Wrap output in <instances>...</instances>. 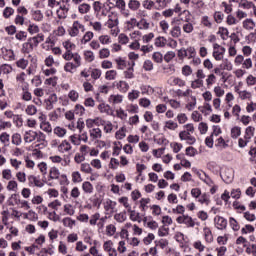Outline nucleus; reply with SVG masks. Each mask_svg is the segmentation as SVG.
I'll use <instances>...</instances> for the list:
<instances>
[{"mask_svg": "<svg viewBox=\"0 0 256 256\" xmlns=\"http://www.w3.org/2000/svg\"><path fill=\"white\" fill-rule=\"evenodd\" d=\"M140 7L141 2H139V0H129L128 8L130 9V11H138Z\"/></svg>", "mask_w": 256, "mask_h": 256, "instance_id": "nucleus-36", "label": "nucleus"}, {"mask_svg": "<svg viewBox=\"0 0 256 256\" xmlns=\"http://www.w3.org/2000/svg\"><path fill=\"white\" fill-rule=\"evenodd\" d=\"M141 95V92L139 90H132L128 93V100L129 101H135L136 99H139V96Z\"/></svg>", "mask_w": 256, "mask_h": 256, "instance_id": "nucleus-58", "label": "nucleus"}, {"mask_svg": "<svg viewBox=\"0 0 256 256\" xmlns=\"http://www.w3.org/2000/svg\"><path fill=\"white\" fill-rule=\"evenodd\" d=\"M203 233H204V239L206 243H213V232L211 231V228L204 227Z\"/></svg>", "mask_w": 256, "mask_h": 256, "instance_id": "nucleus-23", "label": "nucleus"}, {"mask_svg": "<svg viewBox=\"0 0 256 256\" xmlns=\"http://www.w3.org/2000/svg\"><path fill=\"white\" fill-rule=\"evenodd\" d=\"M154 243H155L154 248H156V250L157 249H166V247H169V240H167V239L162 238L160 240H155Z\"/></svg>", "mask_w": 256, "mask_h": 256, "instance_id": "nucleus-24", "label": "nucleus"}, {"mask_svg": "<svg viewBox=\"0 0 256 256\" xmlns=\"http://www.w3.org/2000/svg\"><path fill=\"white\" fill-rule=\"evenodd\" d=\"M127 213H129V219L130 221H136L137 223H141V221H143V217H145V214H142L133 210V209H129L127 210Z\"/></svg>", "mask_w": 256, "mask_h": 256, "instance_id": "nucleus-14", "label": "nucleus"}, {"mask_svg": "<svg viewBox=\"0 0 256 256\" xmlns=\"http://www.w3.org/2000/svg\"><path fill=\"white\" fill-rule=\"evenodd\" d=\"M0 142L3 143L4 147H9V145H10V136L7 132H3L0 135Z\"/></svg>", "mask_w": 256, "mask_h": 256, "instance_id": "nucleus-41", "label": "nucleus"}, {"mask_svg": "<svg viewBox=\"0 0 256 256\" xmlns=\"http://www.w3.org/2000/svg\"><path fill=\"white\" fill-rule=\"evenodd\" d=\"M126 111L131 114L139 113V106L137 104H129L126 106Z\"/></svg>", "mask_w": 256, "mask_h": 256, "instance_id": "nucleus-63", "label": "nucleus"}, {"mask_svg": "<svg viewBox=\"0 0 256 256\" xmlns=\"http://www.w3.org/2000/svg\"><path fill=\"white\" fill-rule=\"evenodd\" d=\"M138 29H144L147 30L150 27L149 22H147V19L141 18V20L137 23Z\"/></svg>", "mask_w": 256, "mask_h": 256, "instance_id": "nucleus-59", "label": "nucleus"}, {"mask_svg": "<svg viewBox=\"0 0 256 256\" xmlns=\"http://www.w3.org/2000/svg\"><path fill=\"white\" fill-rule=\"evenodd\" d=\"M218 35H220L223 41H227V39H229V29L225 27H219Z\"/></svg>", "mask_w": 256, "mask_h": 256, "instance_id": "nucleus-37", "label": "nucleus"}, {"mask_svg": "<svg viewBox=\"0 0 256 256\" xmlns=\"http://www.w3.org/2000/svg\"><path fill=\"white\" fill-rule=\"evenodd\" d=\"M82 191L86 193V195H92L93 191H95V188L93 187V184L89 181H84L82 183Z\"/></svg>", "mask_w": 256, "mask_h": 256, "instance_id": "nucleus-21", "label": "nucleus"}, {"mask_svg": "<svg viewBox=\"0 0 256 256\" xmlns=\"http://www.w3.org/2000/svg\"><path fill=\"white\" fill-rule=\"evenodd\" d=\"M197 200L201 205H206L207 207L208 205H211V195L208 193H202Z\"/></svg>", "mask_w": 256, "mask_h": 256, "instance_id": "nucleus-20", "label": "nucleus"}, {"mask_svg": "<svg viewBox=\"0 0 256 256\" xmlns=\"http://www.w3.org/2000/svg\"><path fill=\"white\" fill-rule=\"evenodd\" d=\"M33 49L35 48H33L31 43L27 40V42L22 44L21 51L24 55H29V53H32Z\"/></svg>", "mask_w": 256, "mask_h": 256, "instance_id": "nucleus-31", "label": "nucleus"}, {"mask_svg": "<svg viewBox=\"0 0 256 256\" xmlns=\"http://www.w3.org/2000/svg\"><path fill=\"white\" fill-rule=\"evenodd\" d=\"M28 185L29 187H43L45 183H43V181L36 176L30 175L28 176Z\"/></svg>", "mask_w": 256, "mask_h": 256, "instance_id": "nucleus-15", "label": "nucleus"}, {"mask_svg": "<svg viewBox=\"0 0 256 256\" xmlns=\"http://www.w3.org/2000/svg\"><path fill=\"white\" fill-rule=\"evenodd\" d=\"M79 30L85 33V25L79 23V21H74L72 27L68 30L70 37H77Z\"/></svg>", "mask_w": 256, "mask_h": 256, "instance_id": "nucleus-8", "label": "nucleus"}, {"mask_svg": "<svg viewBox=\"0 0 256 256\" xmlns=\"http://www.w3.org/2000/svg\"><path fill=\"white\" fill-rule=\"evenodd\" d=\"M214 225L216 229L223 231L227 229V219L223 218V216L214 217Z\"/></svg>", "mask_w": 256, "mask_h": 256, "instance_id": "nucleus-12", "label": "nucleus"}, {"mask_svg": "<svg viewBox=\"0 0 256 256\" xmlns=\"http://www.w3.org/2000/svg\"><path fill=\"white\" fill-rule=\"evenodd\" d=\"M152 61L154 63H163V54L161 52H154L152 54Z\"/></svg>", "mask_w": 256, "mask_h": 256, "instance_id": "nucleus-62", "label": "nucleus"}, {"mask_svg": "<svg viewBox=\"0 0 256 256\" xmlns=\"http://www.w3.org/2000/svg\"><path fill=\"white\" fill-rule=\"evenodd\" d=\"M1 53L4 61H15V52L12 49L3 47L1 48Z\"/></svg>", "mask_w": 256, "mask_h": 256, "instance_id": "nucleus-13", "label": "nucleus"}, {"mask_svg": "<svg viewBox=\"0 0 256 256\" xmlns=\"http://www.w3.org/2000/svg\"><path fill=\"white\" fill-rule=\"evenodd\" d=\"M31 15L34 21H43V13L41 10H32Z\"/></svg>", "mask_w": 256, "mask_h": 256, "instance_id": "nucleus-48", "label": "nucleus"}, {"mask_svg": "<svg viewBox=\"0 0 256 256\" xmlns=\"http://www.w3.org/2000/svg\"><path fill=\"white\" fill-rule=\"evenodd\" d=\"M74 115H79L80 117L85 115V107L81 104H76L74 107Z\"/></svg>", "mask_w": 256, "mask_h": 256, "instance_id": "nucleus-56", "label": "nucleus"}, {"mask_svg": "<svg viewBox=\"0 0 256 256\" xmlns=\"http://www.w3.org/2000/svg\"><path fill=\"white\" fill-rule=\"evenodd\" d=\"M243 28L247 31H253L255 29V22L252 19H246L242 23Z\"/></svg>", "mask_w": 256, "mask_h": 256, "instance_id": "nucleus-33", "label": "nucleus"}, {"mask_svg": "<svg viewBox=\"0 0 256 256\" xmlns=\"http://www.w3.org/2000/svg\"><path fill=\"white\" fill-rule=\"evenodd\" d=\"M224 55H225V47L217 43H214L212 56L215 59V61H223Z\"/></svg>", "mask_w": 256, "mask_h": 256, "instance_id": "nucleus-6", "label": "nucleus"}, {"mask_svg": "<svg viewBox=\"0 0 256 256\" xmlns=\"http://www.w3.org/2000/svg\"><path fill=\"white\" fill-rule=\"evenodd\" d=\"M47 111L53 109V103H57V94H51L47 100H45Z\"/></svg>", "mask_w": 256, "mask_h": 256, "instance_id": "nucleus-22", "label": "nucleus"}, {"mask_svg": "<svg viewBox=\"0 0 256 256\" xmlns=\"http://www.w3.org/2000/svg\"><path fill=\"white\" fill-rule=\"evenodd\" d=\"M0 71L4 75H9L13 71V67L10 64H2L0 66Z\"/></svg>", "mask_w": 256, "mask_h": 256, "instance_id": "nucleus-57", "label": "nucleus"}, {"mask_svg": "<svg viewBox=\"0 0 256 256\" xmlns=\"http://www.w3.org/2000/svg\"><path fill=\"white\" fill-rule=\"evenodd\" d=\"M115 207H117V202L111 200V199H107L104 202V210L107 213H115Z\"/></svg>", "mask_w": 256, "mask_h": 256, "instance_id": "nucleus-16", "label": "nucleus"}, {"mask_svg": "<svg viewBox=\"0 0 256 256\" xmlns=\"http://www.w3.org/2000/svg\"><path fill=\"white\" fill-rule=\"evenodd\" d=\"M115 7L119 9L123 17H129V15H131V12L129 11V9H127V4L125 3V0H116Z\"/></svg>", "mask_w": 256, "mask_h": 256, "instance_id": "nucleus-10", "label": "nucleus"}, {"mask_svg": "<svg viewBox=\"0 0 256 256\" xmlns=\"http://www.w3.org/2000/svg\"><path fill=\"white\" fill-rule=\"evenodd\" d=\"M181 21H183V18H174L171 21V25L172 28L169 32V35H171V37H173L174 39H179V37L181 36Z\"/></svg>", "mask_w": 256, "mask_h": 256, "instance_id": "nucleus-5", "label": "nucleus"}, {"mask_svg": "<svg viewBox=\"0 0 256 256\" xmlns=\"http://www.w3.org/2000/svg\"><path fill=\"white\" fill-rule=\"evenodd\" d=\"M201 87H204V81L201 79H195L191 82V88L192 89H201Z\"/></svg>", "mask_w": 256, "mask_h": 256, "instance_id": "nucleus-61", "label": "nucleus"}, {"mask_svg": "<svg viewBox=\"0 0 256 256\" xmlns=\"http://www.w3.org/2000/svg\"><path fill=\"white\" fill-rule=\"evenodd\" d=\"M117 25H119V17L117 14L112 13L108 15V21L105 23V26L108 27V29H111V35H119V28H117Z\"/></svg>", "mask_w": 256, "mask_h": 256, "instance_id": "nucleus-2", "label": "nucleus"}, {"mask_svg": "<svg viewBox=\"0 0 256 256\" xmlns=\"http://www.w3.org/2000/svg\"><path fill=\"white\" fill-rule=\"evenodd\" d=\"M91 78L94 79V81H97V79H101V69L99 68H91L90 70Z\"/></svg>", "mask_w": 256, "mask_h": 256, "instance_id": "nucleus-40", "label": "nucleus"}, {"mask_svg": "<svg viewBox=\"0 0 256 256\" xmlns=\"http://www.w3.org/2000/svg\"><path fill=\"white\" fill-rule=\"evenodd\" d=\"M28 58L30 59V66L26 70V73L27 75H33L37 70V59L31 55H29Z\"/></svg>", "mask_w": 256, "mask_h": 256, "instance_id": "nucleus-17", "label": "nucleus"}, {"mask_svg": "<svg viewBox=\"0 0 256 256\" xmlns=\"http://www.w3.org/2000/svg\"><path fill=\"white\" fill-rule=\"evenodd\" d=\"M110 101L114 105H119V103H123V95H121V94L111 95Z\"/></svg>", "mask_w": 256, "mask_h": 256, "instance_id": "nucleus-51", "label": "nucleus"}, {"mask_svg": "<svg viewBox=\"0 0 256 256\" xmlns=\"http://www.w3.org/2000/svg\"><path fill=\"white\" fill-rule=\"evenodd\" d=\"M229 225L233 231H239V229H241V225H239V222L233 217L229 218Z\"/></svg>", "mask_w": 256, "mask_h": 256, "instance_id": "nucleus-49", "label": "nucleus"}, {"mask_svg": "<svg viewBox=\"0 0 256 256\" xmlns=\"http://www.w3.org/2000/svg\"><path fill=\"white\" fill-rule=\"evenodd\" d=\"M176 222L179 225H185L188 228H193V227H195V225H197V227H199V225H200L199 222H195V220L187 214H183L182 216H178L176 218Z\"/></svg>", "mask_w": 256, "mask_h": 256, "instance_id": "nucleus-4", "label": "nucleus"}, {"mask_svg": "<svg viewBox=\"0 0 256 256\" xmlns=\"http://www.w3.org/2000/svg\"><path fill=\"white\" fill-rule=\"evenodd\" d=\"M12 145H16V147H19L23 143V138L21 137V134L14 133L11 137Z\"/></svg>", "mask_w": 256, "mask_h": 256, "instance_id": "nucleus-29", "label": "nucleus"}, {"mask_svg": "<svg viewBox=\"0 0 256 256\" xmlns=\"http://www.w3.org/2000/svg\"><path fill=\"white\" fill-rule=\"evenodd\" d=\"M102 135L103 134L99 128H93L90 130V137L92 141H95L96 139H101Z\"/></svg>", "mask_w": 256, "mask_h": 256, "instance_id": "nucleus-28", "label": "nucleus"}, {"mask_svg": "<svg viewBox=\"0 0 256 256\" xmlns=\"http://www.w3.org/2000/svg\"><path fill=\"white\" fill-rule=\"evenodd\" d=\"M179 139L180 141H186L187 145H195V143H197V138L185 130L180 131Z\"/></svg>", "mask_w": 256, "mask_h": 256, "instance_id": "nucleus-7", "label": "nucleus"}, {"mask_svg": "<svg viewBox=\"0 0 256 256\" xmlns=\"http://www.w3.org/2000/svg\"><path fill=\"white\" fill-rule=\"evenodd\" d=\"M29 65V60L25 58H20L18 61H16V67L19 69H27V66Z\"/></svg>", "mask_w": 256, "mask_h": 256, "instance_id": "nucleus-47", "label": "nucleus"}, {"mask_svg": "<svg viewBox=\"0 0 256 256\" xmlns=\"http://www.w3.org/2000/svg\"><path fill=\"white\" fill-rule=\"evenodd\" d=\"M140 91L142 95H153L155 93V89L150 85H142L140 86Z\"/></svg>", "mask_w": 256, "mask_h": 256, "instance_id": "nucleus-27", "label": "nucleus"}, {"mask_svg": "<svg viewBox=\"0 0 256 256\" xmlns=\"http://www.w3.org/2000/svg\"><path fill=\"white\" fill-rule=\"evenodd\" d=\"M62 223L64 227H69L70 229H73V226L75 225V220H72L70 217L63 218Z\"/></svg>", "mask_w": 256, "mask_h": 256, "instance_id": "nucleus-64", "label": "nucleus"}, {"mask_svg": "<svg viewBox=\"0 0 256 256\" xmlns=\"http://www.w3.org/2000/svg\"><path fill=\"white\" fill-rule=\"evenodd\" d=\"M84 59L87 63H93L95 61V54L91 50L84 51Z\"/></svg>", "mask_w": 256, "mask_h": 256, "instance_id": "nucleus-39", "label": "nucleus"}, {"mask_svg": "<svg viewBox=\"0 0 256 256\" xmlns=\"http://www.w3.org/2000/svg\"><path fill=\"white\" fill-rule=\"evenodd\" d=\"M105 79L107 81H115V79H117V71L116 70H108V71H106Z\"/></svg>", "mask_w": 256, "mask_h": 256, "instance_id": "nucleus-44", "label": "nucleus"}, {"mask_svg": "<svg viewBox=\"0 0 256 256\" xmlns=\"http://www.w3.org/2000/svg\"><path fill=\"white\" fill-rule=\"evenodd\" d=\"M68 98L70 99V101H72L73 103H77V101H79V92H77V90H71L68 93Z\"/></svg>", "mask_w": 256, "mask_h": 256, "instance_id": "nucleus-55", "label": "nucleus"}, {"mask_svg": "<svg viewBox=\"0 0 256 256\" xmlns=\"http://www.w3.org/2000/svg\"><path fill=\"white\" fill-rule=\"evenodd\" d=\"M114 61L117 65V69L119 70H123L127 67V61H125V59H123L122 57H118Z\"/></svg>", "mask_w": 256, "mask_h": 256, "instance_id": "nucleus-43", "label": "nucleus"}, {"mask_svg": "<svg viewBox=\"0 0 256 256\" xmlns=\"http://www.w3.org/2000/svg\"><path fill=\"white\" fill-rule=\"evenodd\" d=\"M235 93L238 94V98L241 99V101H251L253 94L247 90H241L240 86L234 87Z\"/></svg>", "mask_w": 256, "mask_h": 256, "instance_id": "nucleus-9", "label": "nucleus"}, {"mask_svg": "<svg viewBox=\"0 0 256 256\" xmlns=\"http://www.w3.org/2000/svg\"><path fill=\"white\" fill-rule=\"evenodd\" d=\"M155 47H165L167 45V38L159 36L154 40Z\"/></svg>", "mask_w": 256, "mask_h": 256, "instance_id": "nucleus-35", "label": "nucleus"}, {"mask_svg": "<svg viewBox=\"0 0 256 256\" xmlns=\"http://www.w3.org/2000/svg\"><path fill=\"white\" fill-rule=\"evenodd\" d=\"M62 46L65 49V53L62 55V58L64 61H67V63L64 64V71L66 73H75V71L81 67L82 61L79 53H73L77 46L70 40L64 41Z\"/></svg>", "mask_w": 256, "mask_h": 256, "instance_id": "nucleus-1", "label": "nucleus"}, {"mask_svg": "<svg viewBox=\"0 0 256 256\" xmlns=\"http://www.w3.org/2000/svg\"><path fill=\"white\" fill-rule=\"evenodd\" d=\"M239 7H242L243 9H253V7H255V3L248 0H241Z\"/></svg>", "mask_w": 256, "mask_h": 256, "instance_id": "nucleus-54", "label": "nucleus"}, {"mask_svg": "<svg viewBox=\"0 0 256 256\" xmlns=\"http://www.w3.org/2000/svg\"><path fill=\"white\" fill-rule=\"evenodd\" d=\"M207 169H209V171H211L212 173H219L220 167L217 162L211 161L207 164Z\"/></svg>", "mask_w": 256, "mask_h": 256, "instance_id": "nucleus-46", "label": "nucleus"}, {"mask_svg": "<svg viewBox=\"0 0 256 256\" xmlns=\"http://www.w3.org/2000/svg\"><path fill=\"white\" fill-rule=\"evenodd\" d=\"M255 135V127L248 126L245 129L244 139H247L248 141H251V138Z\"/></svg>", "mask_w": 256, "mask_h": 256, "instance_id": "nucleus-32", "label": "nucleus"}, {"mask_svg": "<svg viewBox=\"0 0 256 256\" xmlns=\"http://www.w3.org/2000/svg\"><path fill=\"white\" fill-rule=\"evenodd\" d=\"M99 217H100V213L99 212H96L94 214H92L90 216V219L88 220L89 221V225H91V227H97V225L99 224Z\"/></svg>", "mask_w": 256, "mask_h": 256, "instance_id": "nucleus-34", "label": "nucleus"}, {"mask_svg": "<svg viewBox=\"0 0 256 256\" xmlns=\"http://www.w3.org/2000/svg\"><path fill=\"white\" fill-rule=\"evenodd\" d=\"M73 147L71 146V143L67 140H63L59 145H58V151L59 153H69Z\"/></svg>", "mask_w": 256, "mask_h": 256, "instance_id": "nucleus-18", "label": "nucleus"}, {"mask_svg": "<svg viewBox=\"0 0 256 256\" xmlns=\"http://www.w3.org/2000/svg\"><path fill=\"white\" fill-rule=\"evenodd\" d=\"M180 15H185L184 19L182 18L181 21H183L185 24H183L182 29L184 33H191L195 30V27L193 26V23H191V12L189 10H184Z\"/></svg>", "mask_w": 256, "mask_h": 256, "instance_id": "nucleus-3", "label": "nucleus"}, {"mask_svg": "<svg viewBox=\"0 0 256 256\" xmlns=\"http://www.w3.org/2000/svg\"><path fill=\"white\" fill-rule=\"evenodd\" d=\"M80 171L82 173H86L88 175H91V173H93V168H91V164H89V163H82L80 165Z\"/></svg>", "mask_w": 256, "mask_h": 256, "instance_id": "nucleus-42", "label": "nucleus"}, {"mask_svg": "<svg viewBox=\"0 0 256 256\" xmlns=\"http://www.w3.org/2000/svg\"><path fill=\"white\" fill-rule=\"evenodd\" d=\"M78 11L81 15H85L91 11V5L87 3H82L78 6Z\"/></svg>", "mask_w": 256, "mask_h": 256, "instance_id": "nucleus-38", "label": "nucleus"}, {"mask_svg": "<svg viewBox=\"0 0 256 256\" xmlns=\"http://www.w3.org/2000/svg\"><path fill=\"white\" fill-rule=\"evenodd\" d=\"M171 85H174V86H177V87H185V85H187V82H185V80H183L179 77H174L172 79V84Z\"/></svg>", "mask_w": 256, "mask_h": 256, "instance_id": "nucleus-53", "label": "nucleus"}, {"mask_svg": "<svg viewBox=\"0 0 256 256\" xmlns=\"http://www.w3.org/2000/svg\"><path fill=\"white\" fill-rule=\"evenodd\" d=\"M113 87H116L120 93H127V91L130 89L129 83L124 80L113 82Z\"/></svg>", "mask_w": 256, "mask_h": 256, "instance_id": "nucleus-11", "label": "nucleus"}, {"mask_svg": "<svg viewBox=\"0 0 256 256\" xmlns=\"http://www.w3.org/2000/svg\"><path fill=\"white\" fill-rule=\"evenodd\" d=\"M231 137H232V139H238L239 137H241V127L234 126L231 129Z\"/></svg>", "mask_w": 256, "mask_h": 256, "instance_id": "nucleus-52", "label": "nucleus"}, {"mask_svg": "<svg viewBox=\"0 0 256 256\" xmlns=\"http://www.w3.org/2000/svg\"><path fill=\"white\" fill-rule=\"evenodd\" d=\"M37 138V132L33 130L26 131L24 134L25 143H33Z\"/></svg>", "mask_w": 256, "mask_h": 256, "instance_id": "nucleus-19", "label": "nucleus"}, {"mask_svg": "<svg viewBox=\"0 0 256 256\" xmlns=\"http://www.w3.org/2000/svg\"><path fill=\"white\" fill-rule=\"evenodd\" d=\"M149 203H151L150 198H141L139 209H141V211L145 213V211H147V205H149Z\"/></svg>", "mask_w": 256, "mask_h": 256, "instance_id": "nucleus-45", "label": "nucleus"}, {"mask_svg": "<svg viewBox=\"0 0 256 256\" xmlns=\"http://www.w3.org/2000/svg\"><path fill=\"white\" fill-rule=\"evenodd\" d=\"M83 181V177H81V173L79 171L72 172V183H81Z\"/></svg>", "mask_w": 256, "mask_h": 256, "instance_id": "nucleus-60", "label": "nucleus"}, {"mask_svg": "<svg viewBox=\"0 0 256 256\" xmlns=\"http://www.w3.org/2000/svg\"><path fill=\"white\" fill-rule=\"evenodd\" d=\"M61 172L57 169V167H52L49 170V179H59Z\"/></svg>", "mask_w": 256, "mask_h": 256, "instance_id": "nucleus-50", "label": "nucleus"}, {"mask_svg": "<svg viewBox=\"0 0 256 256\" xmlns=\"http://www.w3.org/2000/svg\"><path fill=\"white\" fill-rule=\"evenodd\" d=\"M135 67V62H132V65L124 71V77L125 79H134L135 78V69L133 68Z\"/></svg>", "mask_w": 256, "mask_h": 256, "instance_id": "nucleus-26", "label": "nucleus"}, {"mask_svg": "<svg viewBox=\"0 0 256 256\" xmlns=\"http://www.w3.org/2000/svg\"><path fill=\"white\" fill-rule=\"evenodd\" d=\"M216 83H217V76H215V74L213 73L209 74L206 78L207 89H211V87H213V85H215Z\"/></svg>", "mask_w": 256, "mask_h": 256, "instance_id": "nucleus-25", "label": "nucleus"}, {"mask_svg": "<svg viewBox=\"0 0 256 256\" xmlns=\"http://www.w3.org/2000/svg\"><path fill=\"white\" fill-rule=\"evenodd\" d=\"M114 219L115 221H117V223H125V221H127V212L123 211L120 213H116L114 215Z\"/></svg>", "mask_w": 256, "mask_h": 256, "instance_id": "nucleus-30", "label": "nucleus"}]
</instances>
